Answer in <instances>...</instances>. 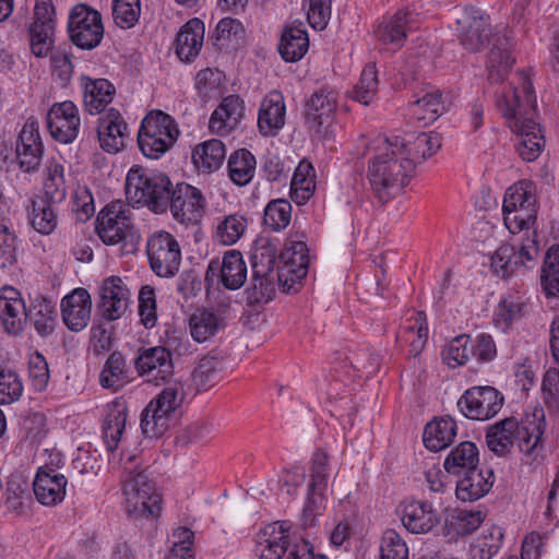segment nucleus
<instances>
[{
	"mask_svg": "<svg viewBox=\"0 0 559 559\" xmlns=\"http://www.w3.org/2000/svg\"><path fill=\"white\" fill-rule=\"evenodd\" d=\"M441 96V93L436 90L425 93L423 97L413 102L409 105V114L412 118L424 127L436 121L443 109Z\"/></svg>",
	"mask_w": 559,
	"mask_h": 559,
	"instance_id": "3c124183",
	"label": "nucleus"
},
{
	"mask_svg": "<svg viewBox=\"0 0 559 559\" xmlns=\"http://www.w3.org/2000/svg\"><path fill=\"white\" fill-rule=\"evenodd\" d=\"M68 32L71 41L79 48H96L104 37L102 15L87 4H76L69 14Z\"/></svg>",
	"mask_w": 559,
	"mask_h": 559,
	"instance_id": "f8f14e48",
	"label": "nucleus"
},
{
	"mask_svg": "<svg viewBox=\"0 0 559 559\" xmlns=\"http://www.w3.org/2000/svg\"><path fill=\"white\" fill-rule=\"evenodd\" d=\"M397 338L408 344L411 355L417 356L428 341L426 314L421 311L414 312L401 326Z\"/></svg>",
	"mask_w": 559,
	"mask_h": 559,
	"instance_id": "37998d69",
	"label": "nucleus"
},
{
	"mask_svg": "<svg viewBox=\"0 0 559 559\" xmlns=\"http://www.w3.org/2000/svg\"><path fill=\"white\" fill-rule=\"evenodd\" d=\"M168 206L176 222L187 227L194 226L205 214L206 200L197 187L179 182L171 187Z\"/></svg>",
	"mask_w": 559,
	"mask_h": 559,
	"instance_id": "2eb2a0df",
	"label": "nucleus"
},
{
	"mask_svg": "<svg viewBox=\"0 0 559 559\" xmlns=\"http://www.w3.org/2000/svg\"><path fill=\"white\" fill-rule=\"evenodd\" d=\"M61 201H52L45 195H35L29 200L27 206L28 219L32 227L41 235H50L58 225V213L56 203Z\"/></svg>",
	"mask_w": 559,
	"mask_h": 559,
	"instance_id": "f704fd0d",
	"label": "nucleus"
},
{
	"mask_svg": "<svg viewBox=\"0 0 559 559\" xmlns=\"http://www.w3.org/2000/svg\"><path fill=\"white\" fill-rule=\"evenodd\" d=\"M538 254L537 230L534 228L532 235L523 239L519 249L511 245L500 246L491 257V269L496 275L507 278L522 267H532Z\"/></svg>",
	"mask_w": 559,
	"mask_h": 559,
	"instance_id": "9b49d317",
	"label": "nucleus"
},
{
	"mask_svg": "<svg viewBox=\"0 0 559 559\" xmlns=\"http://www.w3.org/2000/svg\"><path fill=\"white\" fill-rule=\"evenodd\" d=\"M526 309L527 305L523 296L510 294L499 302L495 312V323L506 331L514 321L520 320L525 314Z\"/></svg>",
	"mask_w": 559,
	"mask_h": 559,
	"instance_id": "5fc2aeb1",
	"label": "nucleus"
},
{
	"mask_svg": "<svg viewBox=\"0 0 559 559\" xmlns=\"http://www.w3.org/2000/svg\"><path fill=\"white\" fill-rule=\"evenodd\" d=\"M248 227V219L245 215L234 213L218 219L214 238L224 246L235 245L245 234Z\"/></svg>",
	"mask_w": 559,
	"mask_h": 559,
	"instance_id": "864d4df0",
	"label": "nucleus"
},
{
	"mask_svg": "<svg viewBox=\"0 0 559 559\" xmlns=\"http://www.w3.org/2000/svg\"><path fill=\"white\" fill-rule=\"evenodd\" d=\"M289 524L285 521L267 525L258 535L257 554L259 559H282L287 551Z\"/></svg>",
	"mask_w": 559,
	"mask_h": 559,
	"instance_id": "473e14b6",
	"label": "nucleus"
},
{
	"mask_svg": "<svg viewBox=\"0 0 559 559\" xmlns=\"http://www.w3.org/2000/svg\"><path fill=\"white\" fill-rule=\"evenodd\" d=\"M441 144V136L437 132H421L412 142L404 140L405 155L413 159L414 170L417 163L436 154Z\"/></svg>",
	"mask_w": 559,
	"mask_h": 559,
	"instance_id": "603ef678",
	"label": "nucleus"
},
{
	"mask_svg": "<svg viewBox=\"0 0 559 559\" xmlns=\"http://www.w3.org/2000/svg\"><path fill=\"white\" fill-rule=\"evenodd\" d=\"M173 547L166 559H194L192 549L194 533L188 527H177L173 532Z\"/></svg>",
	"mask_w": 559,
	"mask_h": 559,
	"instance_id": "774afa93",
	"label": "nucleus"
},
{
	"mask_svg": "<svg viewBox=\"0 0 559 559\" xmlns=\"http://www.w3.org/2000/svg\"><path fill=\"white\" fill-rule=\"evenodd\" d=\"M245 112V100L236 94L227 95L211 114L209 128L214 134L228 135L238 128Z\"/></svg>",
	"mask_w": 559,
	"mask_h": 559,
	"instance_id": "393cba45",
	"label": "nucleus"
},
{
	"mask_svg": "<svg viewBox=\"0 0 559 559\" xmlns=\"http://www.w3.org/2000/svg\"><path fill=\"white\" fill-rule=\"evenodd\" d=\"M457 25L461 44L472 52L484 49L492 36L489 15L474 7L464 10L462 17L457 20Z\"/></svg>",
	"mask_w": 559,
	"mask_h": 559,
	"instance_id": "dca6fc26",
	"label": "nucleus"
},
{
	"mask_svg": "<svg viewBox=\"0 0 559 559\" xmlns=\"http://www.w3.org/2000/svg\"><path fill=\"white\" fill-rule=\"evenodd\" d=\"M378 72L374 63H368L364 67L359 81L352 91V98L365 106H368L374 99L378 93Z\"/></svg>",
	"mask_w": 559,
	"mask_h": 559,
	"instance_id": "bf43d9fd",
	"label": "nucleus"
},
{
	"mask_svg": "<svg viewBox=\"0 0 559 559\" xmlns=\"http://www.w3.org/2000/svg\"><path fill=\"white\" fill-rule=\"evenodd\" d=\"M536 202L533 183L528 180H520L507 189L502 212L504 225L511 234L536 228Z\"/></svg>",
	"mask_w": 559,
	"mask_h": 559,
	"instance_id": "39448f33",
	"label": "nucleus"
},
{
	"mask_svg": "<svg viewBox=\"0 0 559 559\" xmlns=\"http://www.w3.org/2000/svg\"><path fill=\"white\" fill-rule=\"evenodd\" d=\"M186 397L185 384L175 379L166 382L162 391L146 405L141 416V429L147 438H157L168 429V419Z\"/></svg>",
	"mask_w": 559,
	"mask_h": 559,
	"instance_id": "20e7f679",
	"label": "nucleus"
},
{
	"mask_svg": "<svg viewBox=\"0 0 559 559\" xmlns=\"http://www.w3.org/2000/svg\"><path fill=\"white\" fill-rule=\"evenodd\" d=\"M169 177L139 165L132 166L126 178V195L134 205H145L155 213L166 212L171 190Z\"/></svg>",
	"mask_w": 559,
	"mask_h": 559,
	"instance_id": "7ed1b4c3",
	"label": "nucleus"
},
{
	"mask_svg": "<svg viewBox=\"0 0 559 559\" xmlns=\"http://www.w3.org/2000/svg\"><path fill=\"white\" fill-rule=\"evenodd\" d=\"M81 118L79 108L71 100L55 103L47 114L50 135L63 144L72 143L79 135Z\"/></svg>",
	"mask_w": 559,
	"mask_h": 559,
	"instance_id": "a211bd4d",
	"label": "nucleus"
},
{
	"mask_svg": "<svg viewBox=\"0 0 559 559\" xmlns=\"http://www.w3.org/2000/svg\"><path fill=\"white\" fill-rule=\"evenodd\" d=\"M314 177L312 164L302 159L297 165L290 181V197L293 201L299 205L309 201L316 189Z\"/></svg>",
	"mask_w": 559,
	"mask_h": 559,
	"instance_id": "09e8293b",
	"label": "nucleus"
},
{
	"mask_svg": "<svg viewBox=\"0 0 559 559\" xmlns=\"http://www.w3.org/2000/svg\"><path fill=\"white\" fill-rule=\"evenodd\" d=\"M217 277V282L226 289H239L247 280V264L238 250L225 252L222 262L212 261L209 265L206 278Z\"/></svg>",
	"mask_w": 559,
	"mask_h": 559,
	"instance_id": "5701e85b",
	"label": "nucleus"
},
{
	"mask_svg": "<svg viewBox=\"0 0 559 559\" xmlns=\"http://www.w3.org/2000/svg\"><path fill=\"white\" fill-rule=\"evenodd\" d=\"M140 376L152 374L154 379L166 381L173 374L171 353L164 346L142 348L134 361Z\"/></svg>",
	"mask_w": 559,
	"mask_h": 559,
	"instance_id": "c756f323",
	"label": "nucleus"
},
{
	"mask_svg": "<svg viewBox=\"0 0 559 559\" xmlns=\"http://www.w3.org/2000/svg\"><path fill=\"white\" fill-rule=\"evenodd\" d=\"M26 311L25 302L16 288L4 286L0 289V320L8 333L16 335L23 331Z\"/></svg>",
	"mask_w": 559,
	"mask_h": 559,
	"instance_id": "c85d7f7f",
	"label": "nucleus"
},
{
	"mask_svg": "<svg viewBox=\"0 0 559 559\" xmlns=\"http://www.w3.org/2000/svg\"><path fill=\"white\" fill-rule=\"evenodd\" d=\"M471 337L466 334H461L452 338L442 349V359L450 368H456L465 365L471 356L472 348Z\"/></svg>",
	"mask_w": 559,
	"mask_h": 559,
	"instance_id": "e2e57ef3",
	"label": "nucleus"
},
{
	"mask_svg": "<svg viewBox=\"0 0 559 559\" xmlns=\"http://www.w3.org/2000/svg\"><path fill=\"white\" fill-rule=\"evenodd\" d=\"M423 16L415 9L405 7L393 14L383 15L373 27V38L381 52L395 53L403 48L409 34L416 32Z\"/></svg>",
	"mask_w": 559,
	"mask_h": 559,
	"instance_id": "423d86ee",
	"label": "nucleus"
},
{
	"mask_svg": "<svg viewBox=\"0 0 559 559\" xmlns=\"http://www.w3.org/2000/svg\"><path fill=\"white\" fill-rule=\"evenodd\" d=\"M455 495L463 502H473L486 496L495 483L493 472L476 468L457 476Z\"/></svg>",
	"mask_w": 559,
	"mask_h": 559,
	"instance_id": "2f4dec72",
	"label": "nucleus"
},
{
	"mask_svg": "<svg viewBox=\"0 0 559 559\" xmlns=\"http://www.w3.org/2000/svg\"><path fill=\"white\" fill-rule=\"evenodd\" d=\"M179 134L178 126L170 115L152 110L141 122L139 147L146 157L157 159L175 144Z\"/></svg>",
	"mask_w": 559,
	"mask_h": 559,
	"instance_id": "0eeeda50",
	"label": "nucleus"
},
{
	"mask_svg": "<svg viewBox=\"0 0 559 559\" xmlns=\"http://www.w3.org/2000/svg\"><path fill=\"white\" fill-rule=\"evenodd\" d=\"M440 520L439 511L427 500H411L402 507V524L412 534H427Z\"/></svg>",
	"mask_w": 559,
	"mask_h": 559,
	"instance_id": "b1692460",
	"label": "nucleus"
},
{
	"mask_svg": "<svg viewBox=\"0 0 559 559\" xmlns=\"http://www.w3.org/2000/svg\"><path fill=\"white\" fill-rule=\"evenodd\" d=\"M26 320L34 324L39 335H49L53 332L57 322L56 307L51 300L37 294L31 299V305L26 311Z\"/></svg>",
	"mask_w": 559,
	"mask_h": 559,
	"instance_id": "79ce46f5",
	"label": "nucleus"
},
{
	"mask_svg": "<svg viewBox=\"0 0 559 559\" xmlns=\"http://www.w3.org/2000/svg\"><path fill=\"white\" fill-rule=\"evenodd\" d=\"M518 84L506 85L496 94V106L510 130L519 141L515 145L520 157L525 162L538 158L545 138L539 122L536 121V95L530 76L520 71L516 73Z\"/></svg>",
	"mask_w": 559,
	"mask_h": 559,
	"instance_id": "f257e3e1",
	"label": "nucleus"
},
{
	"mask_svg": "<svg viewBox=\"0 0 559 559\" xmlns=\"http://www.w3.org/2000/svg\"><path fill=\"white\" fill-rule=\"evenodd\" d=\"M66 168L62 163L52 158L47 164V175L44 181L45 197L52 201H63L67 197Z\"/></svg>",
	"mask_w": 559,
	"mask_h": 559,
	"instance_id": "13d9d810",
	"label": "nucleus"
},
{
	"mask_svg": "<svg viewBox=\"0 0 559 559\" xmlns=\"http://www.w3.org/2000/svg\"><path fill=\"white\" fill-rule=\"evenodd\" d=\"M286 104L282 92L273 90L261 100L257 126L263 136H275L285 126Z\"/></svg>",
	"mask_w": 559,
	"mask_h": 559,
	"instance_id": "a878e982",
	"label": "nucleus"
},
{
	"mask_svg": "<svg viewBox=\"0 0 559 559\" xmlns=\"http://www.w3.org/2000/svg\"><path fill=\"white\" fill-rule=\"evenodd\" d=\"M79 82L83 92L84 109L88 114H100L112 102L116 88L110 81L81 75Z\"/></svg>",
	"mask_w": 559,
	"mask_h": 559,
	"instance_id": "7c9ffc66",
	"label": "nucleus"
},
{
	"mask_svg": "<svg viewBox=\"0 0 559 559\" xmlns=\"http://www.w3.org/2000/svg\"><path fill=\"white\" fill-rule=\"evenodd\" d=\"M146 254L152 271L159 277H173L180 267L181 249L168 231L153 233L146 242Z\"/></svg>",
	"mask_w": 559,
	"mask_h": 559,
	"instance_id": "ddd939ff",
	"label": "nucleus"
},
{
	"mask_svg": "<svg viewBox=\"0 0 559 559\" xmlns=\"http://www.w3.org/2000/svg\"><path fill=\"white\" fill-rule=\"evenodd\" d=\"M276 280L277 272L264 276H257L252 273L251 283L245 290L248 305L270 301L275 293Z\"/></svg>",
	"mask_w": 559,
	"mask_h": 559,
	"instance_id": "680f3d73",
	"label": "nucleus"
},
{
	"mask_svg": "<svg viewBox=\"0 0 559 559\" xmlns=\"http://www.w3.org/2000/svg\"><path fill=\"white\" fill-rule=\"evenodd\" d=\"M367 180L380 204H386L404 192L414 174V162L405 155L404 139L378 135L366 144Z\"/></svg>",
	"mask_w": 559,
	"mask_h": 559,
	"instance_id": "f03ea898",
	"label": "nucleus"
},
{
	"mask_svg": "<svg viewBox=\"0 0 559 559\" xmlns=\"http://www.w3.org/2000/svg\"><path fill=\"white\" fill-rule=\"evenodd\" d=\"M518 419L508 417L491 425L486 432L488 449L498 456L511 452L515 442Z\"/></svg>",
	"mask_w": 559,
	"mask_h": 559,
	"instance_id": "4c0bfd02",
	"label": "nucleus"
},
{
	"mask_svg": "<svg viewBox=\"0 0 559 559\" xmlns=\"http://www.w3.org/2000/svg\"><path fill=\"white\" fill-rule=\"evenodd\" d=\"M204 38V24L191 19L179 31L176 38V53L180 60L191 62L200 52Z\"/></svg>",
	"mask_w": 559,
	"mask_h": 559,
	"instance_id": "e433bc0d",
	"label": "nucleus"
},
{
	"mask_svg": "<svg viewBox=\"0 0 559 559\" xmlns=\"http://www.w3.org/2000/svg\"><path fill=\"white\" fill-rule=\"evenodd\" d=\"M503 404V394L491 385L472 386L457 401L460 412L472 420L493 418L501 411Z\"/></svg>",
	"mask_w": 559,
	"mask_h": 559,
	"instance_id": "4468645a",
	"label": "nucleus"
},
{
	"mask_svg": "<svg viewBox=\"0 0 559 559\" xmlns=\"http://www.w3.org/2000/svg\"><path fill=\"white\" fill-rule=\"evenodd\" d=\"M502 536L499 527L483 531L481 535L469 545V559H491L501 547Z\"/></svg>",
	"mask_w": 559,
	"mask_h": 559,
	"instance_id": "4d7b16f0",
	"label": "nucleus"
},
{
	"mask_svg": "<svg viewBox=\"0 0 559 559\" xmlns=\"http://www.w3.org/2000/svg\"><path fill=\"white\" fill-rule=\"evenodd\" d=\"M443 467L447 473L461 476L479 467V452L472 441H463L453 448L447 455Z\"/></svg>",
	"mask_w": 559,
	"mask_h": 559,
	"instance_id": "ea45409f",
	"label": "nucleus"
},
{
	"mask_svg": "<svg viewBox=\"0 0 559 559\" xmlns=\"http://www.w3.org/2000/svg\"><path fill=\"white\" fill-rule=\"evenodd\" d=\"M127 407L123 404L115 403L108 406L103 420L102 432L106 449L114 452L121 440L127 423Z\"/></svg>",
	"mask_w": 559,
	"mask_h": 559,
	"instance_id": "c03bdc74",
	"label": "nucleus"
},
{
	"mask_svg": "<svg viewBox=\"0 0 559 559\" xmlns=\"http://www.w3.org/2000/svg\"><path fill=\"white\" fill-rule=\"evenodd\" d=\"M95 231L107 246L133 243L138 239L129 206L121 201L108 203L96 218Z\"/></svg>",
	"mask_w": 559,
	"mask_h": 559,
	"instance_id": "9d476101",
	"label": "nucleus"
},
{
	"mask_svg": "<svg viewBox=\"0 0 559 559\" xmlns=\"http://www.w3.org/2000/svg\"><path fill=\"white\" fill-rule=\"evenodd\" d=\"M257 168L255 156L247 148L233 152L227 160L228 177L230 180L243 187L251 182Z\"/></svg>",
	"mask_w": 559,
	"mask_h": 559,
	"instance_id": "de8ad7c7",
	"label": "nucleus"
},
{
	"mask_svg": "<svg viewBox=\"0 0 559 559\" xmlns=\"http://www.w3.org/2000/svg\"><path fill=\"white\" fill-rule=\"evenodd\" d=\"M456 432L455 420L450 416L441 417L426 425L423 441L428 450L439 452L454 441Z\"/></svg>",
	"mask_w": 559,
	"mask_h": 559,
	"instance_id": "58836bf2",
	"label": "nucleus"
},
{
	"mask_svg": "<svg viewBox=\"0 0 559 559\" xmlns=\"http://www.w3.org/2000/svg\"><path fill=\"white\" fill-rule=\"evenodd\" d=\"M130 369L120 352H112L106 359L99 373L103 389L117 392L130 382Z\"/></svg>",
	"mask_w": 559,
	"mask_h": 559,
	"instance_id": "a19ab883",
	"label": "nucleus"
},
{
	"mask_svg": "<svg viewBox=\"0 0 559 559\" xmlns=\"http://www.w3.org/2000/svg\"><path fill=\"white\" fill-rule=\"evenodd\" d=\"M276 258L277 249L275 245L270 241L259 245L251 254L252 273L257 276L276 273Z\"/></svg>",
	"mask_w": 559,
	"mask_h": 559,
	"instance_id": "0e129e2a",
	"label": "nucleus"
},
{
	"mask_svg": "<svg viewBox=\"0 0 559 559\" xmlns=\"http://www.w3.org/2000/svg\"><path fill=\"white\" fill-rule=\"evenodd\" d=\"M228 312V304H222L216 308L198 309L189 320L193 340L199 343L205 342L224 329Z\"/></svg>",
	"mask_w": 559,
	"mask_h": 559,
	"instance_id": "cd10ccee",
	"label": "nucleus"
},
{
	"mask_svg": "<svg viewBox=\"0 0 559 559\" xmlns=\"http://www.w3.org/2000/svg\"><path fill=\"white\" fill-rule=\"evenodd\" d=\"M292 204L285 199H275L270 201L263 215V224L272 231H282L290 223Z\"/></svg>",
	"mask_w": 559,
	"mask_h": 559,
	"instance_id": "052dcab7",
	"label": "nucleus"
},
{
	"mask_svg": "<svg viewBox=\"0 0 559 559\" xmlns=\"http://www.w3.org/2000/svg\"><path fill=\"white\" fill-rule=\"evenodd\" d=\"M92 312V298L87 289L79 287L61 300V316L66 326L74 332L87 326Z\"/></svg>",
	"mask_w": 559,
	"mask_h": 559,
	"instance_id": "bb28decb",
	"label": "nucleus"
},
{
	"mask_svg": "<svg viewBox=\"0 0 559 559\" xmlns=\"http://www.w3.org/2000/svg\"><path fill=\"white\" fill-rule=\"evenodd\" d=\"M514 59L511 55V45L507 36H498L487 56L488 81L502 83L510 72Z\"/></svg>",
	"mask_w": 559,
	"mask_h": 559,
	"instance_id": "c9c22d12",
	"label": "nucleus"
},
{
	"mask_svg": "<svg viewBox=\"0 0 559 559\" xmlns=\"http://www.w3.org/2000/svg\"><path fill=\"white\" fill-rule=\"evenodd\" d=\"M306 241V234L295 227L286 238L277 270V281L282 283L285 292H290L308 274L310 259Z\"/></svg>",
	"mask_w": 559,
	"mask_h": 559,
	"instance_id": "6e6552de",
	"label": "nucleus"
},
{
	"mask_svg": "<svg viewBox=\"0 0 559 559\" xmlns=\"http://www.w3.org/2000/svg\"><path fill=\"white\" fill-rule=\"evenodd\" d=\"M309 49V37L301 23L284 25L278 43V53L285 62H297Z\"/></svg>",
	"mask_w": 559,
	"mask_h": 559,
	"instance_id": "72a5a7b5",
	"label": "nucleus"
},
{
	"mask_svg": "<svg viewBox=\"0 0 559 559\" xmlns=\"http://www.w3.org/2000/svg\"><path fill=\"white\" fill-rule=\"evenodd\" d=\"M124 506L134 518H153L159 513L162 497L143 472L128 473L122 483Z\"/></svg>",
	"mask_w": 559,
	"mask_h": 559,
	"instance_id": "1a4fd4ad",
	"label": "nucleus"
},
{
	"mask_svg": "<svg viewBox=\"0 0 559 559\" xmlns=\"http://www.w3.org/2000/svg\"><path fill=\"white\" fill-rule=\"evenodd\" d=\"M545 430L544 416H526L525 419L518 420L515 441L522 453L530 455L538 447H542V437Z\"/></svg>",
	"mask_w": 559,
	"mask_h": 559,
	"instance_id": "49530a36",
	"label": "nucleus"
},
{
	"mask_svg": "<svg viewBox=\"0 0 559 559\" xmlns=\"http://www.w3.org/2000/svg\"><path fill=\"white\" fill-rule=\"evenodd\" d=\"M337 107V93L329 87L317 90L305 105V122L310 130L320 132L331 123Z\"/></svg>",
	"mask_w": 559,
	"mask_h": 559,
	"instance_id": "4be33fe9",
	"label": "nucleus"
},
{
	"mask_svg": "<svg viewBox=\"0 0 559 559\" xmlns=\"http://www.w3.org/2000/svg\"><path fill=\"white\" fill-rule=\"evenodd\" d=\"M50 70L55 81H58L61 86H66L73 74V63L71 53L67 48L57 47L50 53Z\"/></svg>",
	"mask_w": 559,
	"mask_h": 559,
	"instance_id": "338daca9",
	"label": "nucleus"
},
{
	"mask_svg": "<svg viewBox=\"0 0 559 559\" xmlns=\"http://www.w3.org/2000/svg\"><path fill=\"white\" fill-rule=\"evenodd\" d=\"M225 157V144L217 139H211L197 145L192 152L194 165L206 174L217 170L223 165Z\"/></svg>",
	"mask_w": 559,
	"mask_h": 559,
	"instance_id": "a18cd8bd",
	"label": "nucleus"
},
{
	"mask_svg": "<svg viewBox=\"0 0 559 559\" xmlns=\"http://www.w3.org/2000/svg\"><path fill=\"white\" fill-rule=\"evenodd\" d=\"M131 304V292L119 276L105 278L99 287L97 309L106 321H116L124 316Z\"/></svg>",
	"mask_w": 559,
	"mask_h": 559,
	"instance_id": "f3484780",
	"label": "nucleus"
},
{
	"mask_svg": "<svg viewBox=\"0 0 559 559\" xmlns=\"http://www.w3.org/2000/svg\"><path fill=\"white\" fill-rule=\"evenodd\" d=\"M44 145L39 133V124L34 118H28L16 141V162L21 170L35 171L41 160Z\"/></svg>",
	"mask_w": 559,
	"mask_h": 559,
	"instance_id": "6ab92c4d",
	"label": "nucleus"
},
{
	"mask_svg": "<svg viewBox=\"0 0 559 559\" xmlns=\"http://www.w3.org/2000/svg\"><path fill=\"white\" fill-rule=\"evenodd\" d=\"M67 477L56 468L40 466L33 480V492L38 503L44 507H56L66 498Z\"/></svg>",
	"mask_w": 559,
	"mask_h": 559,
	"instance_id": "aec40b11",
	"label": "nucleus"
},
{
	"mask_svg": "<svg viewBox=\"0 0 559 559\" xmlns=\"http://www.w3.org/2000/svg\"><path fill=\"white\" fill-rule=\"evenodd\" d=\"M540 285L546 297L559 296V245H554L547 250Z\"/></svg>",
	"mask_w": 559,
	"mask_h": 559,
	"instance_id": "6e6d98bb",
	"label": "nucleus"
},
{
	"mask_svg": "<svg viewBox=\"0 0 559 559\" xmlns=\"http://www.w3.org/2000/svg\"><path fill=\"white\" fill-rule=\"evenodd\" d=\"M485 518L486 514L480 510L457 509L447 519V535L452 538L469 535L483 524Z\"/></svg>",
	"mask_w": 559,
	"mask_h": 559,
	"instance_id": "8fccbe9b",
	"label": "nucleus"
},
{
	"mask_svg": "<svg viewBox=\"0 0 559 559\" xmlns=\"http://www.w3.org/2000/svg\"><path fill=\"white\" fill-rule=\"evenodd\" d=\"M379 559H408V547L394 530H386L380 540Z\"/></svg>",
	"mask_w": 559,
	"mask_h": 559,
	"instance_id": "69168bd1",
	"label": "nucleus"
},
{
	"mask_svg": "<svg viewBox=\"0 0 559 559\" xmlns=\"http://www.w3.org/2000/svg\"><path fill=\"white\" fill-rule=\"evenodd\" d=\"M97 136L100 147L107 153H118L126 146L129 128L119 110L109 108L98 118Z\"/></svg>",
	"mask_w": 559,
	"mask_h": 559,
	"instance_id": "412c9836",
	"label": "nucleus"
}]
</instances>
